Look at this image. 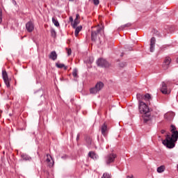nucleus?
Segmentation results:
<instances>
[{
  "instance_id": "obj_35",
  "label": "nucleus",
  "mask_w": 178,
  "mask_h": 178,
  "mask_svg": "<svg viewBox=\"0 0 178 178\" xmlns=\"http://www.w3.org/2000/svg\"><path fill=\"white\" fill-rule=\"evenodd\" d=\"M79 19H80V15L76 14L75 19L79 20Z\"/></svg>"
},
{
  "instance_id": "obj_21",
  "label": "nucleus",
  "mask_w": 178,
  "mask_h": 178,
  "mask_svg": "<svg viewBox=\"0 0 178 178\" xmlns=\"http://www.w3.org/2000/svg\"><path fill=\"white\" fill-rule=\"evenodd\" d=\"M56 66L58 69H62L63 67H64V70H66L67 69V67L65 66V64H62V63H56Z\"/></svg>"
},
{
  "instance_id": "obj_23",
  "label": "nucleus",
  "mask_w": 178,
  "mask_h": 178,
  "mask_svg": "<svg viewBox=\"0 0 178 178\" xmlns=\"http://www.w3.org/2000/svg\"><path fill=\"white\" fill-rule=\"evenodd\" d=\"M79 24H80V20L74 19L73 23H72V28L76 29V27H77V25H79Z\"/></svg>"
},
{
  "instance_id": "obj_5",
  "label": "nucleus",
  "mask_w": 178,
  "mask_h": 178,
  "mask_svg": "<svg viewBox=\"0 0 178 178\" xmlns=\"http://www.w3.org/2000/svg\"><path fill=\"white\" fill-rule=\"evenodd\" d=\"M97 66H100V67H108L109 66V63L104 58H99L97 60Z\"/></svg>"
},
{
  "instance_id": "obj_26",
  "label": "nucleus",
  "mask_w": 178,
  "mask_h": 178,
  "mask_svg": "<svg viewBox=\"0 0 178 178\" xmlns=\"http://www.w3.org/2000/svg\"><path fill=\"white\" fill-rule=\"evenodd\" d=\"M51 37H54V38L56 37V31H55V30L51 29Z\"/></svg>"
},
{
  "instance_id": "obj_34",
  "label": "nucleus",
  "mask_w": 178,
  "mask_h": 178,
  "mask_svg": "<svg viewBox=\"0 0 178 178\" xmlns=\"http://www.w3.org/2000/svg\"><path fill=\"white\" fill-rule=\"evenodd\" d=\"M120 66L121 67H124V66H126V63H120Z\"/></svg>"
},
{
  "instance_id": "obj_2",
  "label": "nucleus",
  "mask_w": 178,
  "mask_h": 178,
  "mask_svg": "<svg viewBox=\"0 0 178 178\" xmlns=\"http://www.w3.org/2000/svg\"><path fill=\"white\" fill-rule=\"evenodd\" d=\"M102 33H104V26L97 25L92 26L91 31V40L94 42L97 41V40L99 38V36L102 35Z\"/></svg>"
},
{
  "instance_id": "obj_15",
  "label": "nucleus",
  "mask_w": 178,
  "mask_h": 178,
  "mask_svg": "<svg viewBox=\"0 0 178 178\" xmlns=\"http://www.w3.org/2000/svg\"><path fill=\"white\" fill-rule=\"evenodd\" d=\"M143 118L145 123L149 122V120H151V114L149 113V111L147 113L143 114Z\"/></svg>"
},
{
  "instance_id": "obj_31",
  "label": "nucleus",
  "mask_w": 178,
  "mask_h": 178,
  "mask_svg": "<svg viewBox=\"0 0 178 178\" xmlns=\"http://www.w3.org/2000/svg\"><path fill=\"white\" fill-rule=\"evenodd\" d=\"M67 49V54L68 56H70L72 55V49Z\"/></svg>"
},
{
  "instance_id": "obj_4",
  "label": "nucleus",
  "mask_w": 178,
  "mask_h": 178,
  "mask_svg": "<svg viewBox=\"0 0 178 178\" xmlns=\"http://www.w3.org/2000/svg\"><path fill=\"white\" fill-rule=\"evenodd\" d=\"M116 154L111 153L106 156V165H111V163H113L115 160L116 159Z\"/></svg>"
},
{
  "instance_id": "obj_13",
  "label": "nucleus",
  "mask_w": 178,
  "mask_h": 178,
  "mask_svg": "<svg viewBox=\"0 0 178 178\" xmlns=\"http://www.w3.org/2000/svg\"><path fill=\"white\" fill-rule=\"evenodd\" d=\"M155 38H152L150 40V52H154L155 49Z\"/></svg>"
},
{
  "instance_id": "obj_39",
  "label": "nucleus",
  "mask_w": 178,
  "mask_h": 178,
  "mask_svg": "<svg viewBox=\"0 0 178 178\" xmlns=\"http://www.w3.org/2000/svg\"><path fill=\"white\" fill-rule=\"evenodd\" d=\"M69 1H74V0H69Z\"/></svg>"
},
{
  "instance_id": "obj_32",
  "label": "nucleus",
  "mask_w": 178,
  "mask_h": 178,
  "mask_svg": "<svg viewBox=\"0 0 178 178\" xmlns=\"http://www.w3.org/2000/svg\"><path fill=\"white\" fill-rule=\"evenodd\" d=\"M86 141L89 145H91V143H92V140L90 139V138H88L86 139Z\"/></svg>"
},
{
  "instance_id": "obj_8",
  "label": "nucleus",
  "mask_w": 178,
  "mask_h": 178,
  "mask_svg": "<svg viewBox=\"0 0 178 178\" xmlns=\"http://www.w3.org/2000/svg\"><path fill=\"white\" fill-rule=\"evenodd\" d=\"M26 29L28 33H33V31H34V24L33 23V22L29 21V22H27L26 24Z\"/></svg>"
},
{
  "instance_id": "obj_28",
  "label": "nucleus",
  "mask_w": 178,
  "mask_h": 178,
  "mask_svg": "<svg viewBox=\"0 0 178 178\" xmlns=\"http://www.w3.org/2000/svg\"><path fill=\"white\" fill-rule=\"evenodd\" d=\"M90 2H93L94 5H99V0H89Z\"/></svg>"
},
{
  "instance_id": "obj_36",
  "label": "nucleus",
  "mask_w": 178,
  "mask_h": 178,
  "mask_svg": "<svg viewBox=\"0 0 178 178\" xmlns=\"http://www.w3.org/2000/svg\"><path fill=\"white\" fill-rule=\"evenodd\" d=\"M70 22H71V23H73V17H70Z\"/></svg>"
},
{
  "instance_id": "obj_22",
  "label": "nucleus",
  "mask_w": 178,
  "mask_h": 178,
  "mask_svg": "<svg viewBox=\"0 0 178 178\" xmlns=\"http://www.w3.org/2000/svg\"><path fill=\"white\" fill-rule=\"evenodd\" d=\"M165 165H161L160 167L157 168V172L158 173H163V172H165Z\"/></svg>"
},
{
  "instance_id": "obj_19",
  "label": "nucleus",
  "mask_w": 178,
  "mask_h": 178,
  "mask_svg": "<svg viewBox=\"0 0 178 178\" xmlns=\"http://www.w3.org/2000/svg\"><path fill=\"white\" fill-rule=\"evenodd\" d=\"M99 91H101L104 88V83L99 81L97 82L95 86Z\"/></svg>"
},
{
  "instance_id": "obj_10",
  "label": "nucleus",
  "mask_w": 178,
  "mask_h": 178,
  "mask_svg": "<svg viewBox=\"0 0 178 178\" xmlns=\"http://www.w3.org/2000/svg\"><path fill=\"white\" fill-rule=\"evenodd\" d=\"M171 59L170 57H166L165 59L164 60L163 64V67L165 70L169 67V65H170Z\"/></svg>"
},
{
  "instance_id": "obj_38",
  "label": "nucleus",
  "mask_w": 178,
  "mask_h": 178,
  "mask_svg": "<svg viewBox=\"0 0 178 178\" xmlns=\"http://www.w3.org/2000/svg\"><path fill=\"white\" fill-rule=\"evenodd\" d=\"M80 139V134H78L76 136V140H79Z\"/></svg>"
},
{
  "instance_id": "obj_30",
  "label": "nucleus",
  "mask_w": 178,
  "mask_h": 178,
  "mask_svg": "<svg viewBox=\"0 0 178 178\" xmlns=\"http://www.w3.org/2000/svg\"><path fill=\"white\" fill-rule=\"evenodd\" d=\"M22 156L24 161H29L31 159L30 157H29L27 155H22Z\"/></svg>"
},
{
  "instance_id": "obj_18",
  "label": "nucleus",
  "mask_w": 178,
  "mask_h": 178,
  "mask_svg": "<svg viewBox=\"0 0 178 178\" xmlns=\"http://www.w3.org/2000/svg\"><path fill=\"white\" fill-rule=\"evenodd\" d=\"M77 73H79L77 68H74L72 71V76L74 77V80L75 81H77V79H79V75L77 74Z\"/></svg>"
},
{
  "instance_id": "obj_33",
  "label": "nucleus",
  "mask_w": 178,
  "mask_h": 178,
  "mask_svg": "<svg viewBox=\"0 0 178 178\" xmlns=\"http://www.w3.org/2000/svg\"><path fill=\"white\" fill-rule=\"evenodd\" d=\"M2 23V10L0 9V24Z\"/></svg>"
},
{
  "instance_id": "obj_20",
  "label": "nucleus",
  "mask_w": 178,
  "mask_h": 178,
  "mask_svg": "<svg viewBox=\"0 0 178 178\" xmlns=\"http://www.w3.org/2000/svg\"><path fill=\"white\" fill-rule=\"evenodd\" d=\"M88 156L92 159H97L98 158V156H97V154L94 152H90L88 153Z\"/></svg>"
},
{
  "instance_id": "obj_27",
  "label": "nucleus",
  "mask_w": 178,
  "mask_h": 178,
  "mask_svg": "<svg viewBox=\"0 0 178 178\" xmlns=\"http://www.w3.org/2000/svg\"><path fill=\"white\" fill-rule=\"evenodd\" d=\"M102 178H111V175L108 173L105 172L103 174Z\"/></svg>"
},
{
  "instance_id": "obj_7",
  "label": "nucleus",
  "mask_w": 178,
  "mask_h": 178,
  "mask_svg": "<svg viewBox=\"0 0 178 178\" xmlns=\"http://www.w3.org/2000/svg\"><path fill=\"white\" fill-rule=\"evenodd\" d=\"M101 133L104 137H106L108 136V125H106V123H104L103 125H102L101 128Z\"/></svg>"
},
{
  "instance_id": "obj_14",
  "label": "nucleus",
  "mask_w": 178,
  "mask_h": 178,
  "mask_svg": "<svg viewBox=\"0 0 178 178\" xmlns=\"http://www.w3.org/2000/svg\"><path fill=\"white\" fill-rule=\"evenodd\" d=\"M49 59H51V60H56V59H58V54H56V51H51L49 56Z\"/></svg>"
},
{
  "instance_id": "obj_9",
  "label": "nucleus",
  "mask_w": 178,
  "mask_h": 178,
  "mask_svg": "<svg viewBox=\"0 0 178 178\" xmlns=\"http://www.w3.org/2000/svg\"><path fill=\"white\" fill-rule=\"evenodd\" d=\"M46 163L49 168H52V166H54V160H52V156H51V155L47 154Z\"/></svg>"
},
{
  "instance_id": "obj_37",
  "label": "nucleus",
  "mask_w": 178,
  "mask_h": 178,
  "mask_svg": "<svg viewBox=\"0 0 178 178\" xmlns=\"http://www.w3.org/2000/svg\"><path fill=\"white\" fill-rule=\"evenodd\" d=\"M165 131H165V129H162V130L161 131V134H165Z\"/></svg>"
},
{
  "instance_id": "obj_17",
  "label": "nucleus",
  "mask_w": 178,
  "mask_h": 178,
  "mask_svg": "<svg viewBox=\"0 0 178 178\" xmlns=\"http://www.w3.org/2000/svg\"><path fill=\"white\" fill-rule=\"evenodd\" d=\"M75 37H79V33H80V31H81V30H83V26H76L75 28Z\"/></svg>"
},
{
  "instance_id": "obj_24",
  "label": "nucleus",
  "mask_w": 178,
  "mask_h": 178,
  "mask_svg": "<svg viewBox=\"0 0 178 178\" xmlns=\"http://www.w3.org/2000/svg\"><path fill=\"white\" fill-rule=\"evenodd\" d=\"M90 92L91 94L95 95V94H97V92H99V90L97 89V88L95 86V87L91 88L90 89Z\"/></svg>"
},
{
  "instance_id": "obj_29",
  "label": "nucleus",
  "mask_w": 178,
  "mask_h": 178,
  "mask_svg": "<svg viewBox=\"0 0 178 178\" xmlns=\"http://www.w3.org/2000/svg\"><path fill=\"white\" fill-rule=\"evenodd\" d=\"M130 26H131V24H125V25L122 26L120 28V30H123V29H124L125 27H130Z\"/></svg>"
},
{
  "instance_id": "obj_11",
  "label": "nucleus",
  "mask_w": 178,
  "mask_h": 178,
  "mask_svg": "<svg viewBox=\"0 0 178 178\" xmlns=\"http://www.w3.org/2000/svg\"><path fill=\"white\" fill-rule=\"evenodd\" d=\"M138 99H140V98H144L145 101H148L149 99H151V95L147 93L145 95H143L141 94H137L136 95Z\"/></svg>"
},
{
  "instance_id": "obj_25",
  "label": "nucleus",
  "mask_w": 178,
  "mask_h": 178,
  "mask_svg": "<svg viewBox=\"0 0 178 178\" xmlns=\"http://www.w3.org/2000/svg\"><path fill=\"white\" fill-rule=\"evenodd\" d=\"M52 23H54V26L56 27H59V22H58V19H56L55 17H52Z\"/></svg>"
},
{
  "instance_id": "obj_16",
  "label": "nucleus",
  "mask_w": 178,
  "mask_h": 178,
  "mask_svg": "<svg viewBox=\"0 0 178 178\" xmlns=\"http://www.w3.org/2000/svg\"><path fill=\"white\" fill-rule=\"evenodd\" d=\"M161 91L163 94H169V92H168V86H166V83L164 82L162 83Z\"/></svg>"
},
{
  "instance_id": "obj_12",
  "label": "nucleus",
  "mask_w": 178,
  "mask_h": 178,
  "mask_svg": "<svg viewBox=\"0 0 178 178\" xmlns=\"http://www.w3.org/2000/svg\"><path fill=\"white\" fill-rule=\"evenodd\" d=\"M165 119H167V120H172L173 118H175V113L173 112H170L167 113L164 115Z\"/></svg>"
},
{
  "instance_id": "obj_6",
  "label": "nucleus",
  "mask_w": 178,
  "mask_h": 178,
  "mask_svg": "<svg viewBox=\"0 0 178 178\" xmlns=\"http://www.w3.org/2000/svg\"><path fill=\"white\" fill-rule=\"evenodd\" d=\"M2 76L6 87L9 88V87H10V83L9 82V78L8 77V73L6 71L2 72Z\"/></svg>"
},
{
  "instance_id": "obj_3",
  "label": "nucleus",
  "mask_w": 178,
  "mask_h": 178,
  "mask_svg": "<svg viewBox=\"0 0 178 178\" xmlns=\"http://www.w3.org/2000/svg\"><path fill=\"white\" fill-rule=\"evenodd\" d=\"M139 111L142 114L148 113L149 112V108L144 102L139 99Z\"/></svg>"
},
{
  "instance_id": "obj_1",
  "label": "nucleus",
  "mask_w": 178,
  "mask_h": 178,
  "mask_svg": "<svg viewBox=\"0 0 178 178\" xmlns=\"http://www.w3.org/2000/svg\"><path fill=\"white\" fill-rule=\"evenodd\" d=\"M170 134H168L165 136V140H163V145H165L167 148H175L176 145V142L178 140V131L175 125L170 126Z\"/></svg>"
}]
</instances>
